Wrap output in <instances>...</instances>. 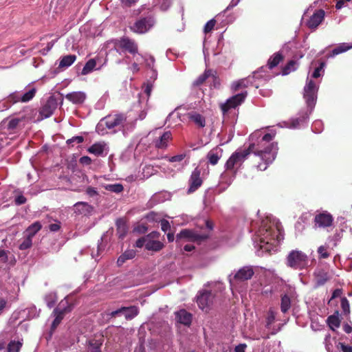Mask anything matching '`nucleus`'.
Segmentation results:
<instances>
[{
    "label": "nucleus",
    "mask_w": 352,
    "mask_h": 352,
    "mask_svg": "<svg viewBox=\"0 0 352 352\" xmlns=\"http://www.w3.org/2000/svg\"><path fill=\"white\" fill-rule=\"evenodd\" d=\"M32 245V239L26 235V237L19 245V249L25 250L31 248Z\"/></svg>",
    "instance_id": "obj_43"
},
{
    "label": "nucleus",
    "mask_w": 352,
    "mask_h": 352,
    "mask_svg": "<svg viewBox=\"0 0 352 352\" xmlns=\"http://www.w3.org/2000/svg\"><path fill=\"white\" fill-rule=\"evenodd\" d=\"M215 23H216V21L214 19H211V20L208 21L204 26V33L207 34V33L211 32V30L214 28Z\"/></svg>",
    "instance_id": "obj_48"
},
{
    "label": "nucleus",
    "mask_w": 352,
    "mask_h": 352,
    "mask_svg": "<svg viewBox=\"0 0 352 352\" xmlns=\"http://www.w3.org/2000/svg\"><path fill=\"white\" fill-rule=\"evenodd\" d=\"M324 11L323 10H316L307 22L309 28L315 30L322 22L324 19Z\"/></svg>",
    "instance_id": "obj_16"
},
{
    "label": "nucleus",
    "mask_w": 352,
    "mask_h": 352,
    "mask_svg": "<svg viewBox=\"0 0 352 352\" xmlns=\"http://www.w3.org/2000/svg\"><path fill=\"white\" fill-rule=\"evenodd\" d=\"M246 96V91L242 92L226 100L225 103L221 104V109L223 112V114L225 115L229 111L230 109H235L236 107L240 105L244 101Z\"/></svg>",
    "instance_id": "obj_8"
},
{
    "label": "nucleus",
    "mask_w": 352,
    "mask_h": 352,
    "mask_svg": "<svg viewBox=\"0 0 352 352\" xmlns=\"http://www.w3.org/2000/svg\"><path fill=\"white\" fill-rule=\"evenodd\" d=\"M84 140L82 136H75L71 139L67 140V143L68 144H72L73 142H76L78 144L82 143Z\"/></svg>",
    "instance_id": "obj_55"
},
{
    "label": "nucleus",
    "mask_w": 352,
    "mask_h": 352,
    "mask_svg": "<svg viewBox=\"0 0 352 352\" xmlns=\"http://www.w3.org/2000/svg\"><path fill=\"white\" fill-rule=\"evenodd\" d=\"M102 186L105 190L115 193H120L124 190V187L121 184H104Z\"/></svg>",
    "instance_id": "obj_33"
},
{
    "label": "nucleus",
    "mask_w": 352,
    "mask_h": 352,
    "mask_svg": "<svg viewBox=\"0 0 352 352\" xmlns=\"http://www.w3.org/2000/svg\"><path fill=\"white\" fill-rule=\"evenodd\" d=\"M117 46L131 54L138 53V45L135 41L128 37L121 38L117 43Z\"/></svg>",
    "instance_id": "obj_15"
},
{
    "label": "nucleus",
    "mask_w": 352,
    "mask_h": 352,
    "mask_svg": "<svg viewBox=\"0 0 352 352\" xmlns=\"http://www.w3.org/2000/svg\"><path fill=\"white\" fill-rule=\"evenodd\" d=\"M324 65V63H321L320 65L315 69L314 73L312 74L313 78H316L320 76V71L322 69Z\"/></svg>",
    "instance_id": "obj_58"
},
{
    "label": "nucleus",
    "mask_w": 352,
    "mask_h": 352,
    "mask_svg": "<svg viewBox=\"0 0 352 352\" xmlns=\"http://www.w3.org/2000/svg\"><path fill=\"white\" fill-rule=\"evenodd\" d=\"M282 59L283 56L280 53L274 54L268 60L269 68L272 69L277 66Z\"/></svg>",
    "instance_id": "obj_35"
},
{
    "label": "nucleus",
    "mask_w": 352,
    "mask_h": 352,
    "mask_svg": "<svg viewBox=\"0 0 352 352\" xmlns=\"http://www.w3.org/2000/svg\"><path fill=\"white\" fill-rule=\"evenodd\" d=\"M146 241H147V239L145 236L139 239L138 240H137V241L135 243L136 247L142 248L144 246L146 248Z\"/></svg>",
    "instance_id": "obj_56"
},
{
    "label": "nucleus",
    "mask_w": 352,
    "mask_h": 352,
    "mask_svg": "<svg viewBox=\"0 0 352 352\" xmlns=\"http://www.w3.org/2000/svg\"><path fill=\"white\" fill-rule=\"evenodd\" d=\"M41 228L42 226L41 223L39 221H36L27 228L25 231L26 235L32 239L33 236L41 229Z\"/></svg>",
    "instance_id": "obj_31"
},
{
    "label": "nucleus",
    "mask_w": 352,
    "mask_h": 352,
    "mask_svg": "<svg viewBox=\"0 0 352 352\" xmlns=\"http://www.w3.org/2000/svg\"><path fill=\"white\" fill-rule=\"evenodd\" d=\"M22 344L20 341L12 340L8 344L6 352H19Z\"/></svg>",
    "instance_id": "obj_37"
},
{
    "label": "nucleus",
    "mask_w": 352,
    "mask_h": 352,
    "mask_svg": "<svg viewBox=\"0 0 352 352\" xmlns=\"http://www.w3.org/2000/svg\"><path fill=\"white\" fill-rule=\"evenodd\" d=\"M126 121V118L124 114L109 115L100 120L96 126V131L103 135L105 133L104 126L109 129H120L124 126Z\"/></svg>",
    "instance_id": "obj_3"
},
{
    "label": "nucleus",
    "mask_w": 352,
    "mask_h": 352,
    "mask_svg": "<svg viewBox=\"0 0 352 352\" xmlns=\"http://www.w3.org/2000/svg\"><path fill=\"white\" fill-rule=\"evenodd\" d=\"M116 230L119 238H123L126 235L128 227L124 219H119L116 221Z\"/></svg>",
    "instance_id": "obj_29"
},
{
    "label": "nucleus",
    "mask_w": 352,
    "mask_h": 352,
    "mask_svg": "<svg viewBox=\"0 0 352 352\" xmlns=\"http://www.w3.org/2000/svg\"><path fill=\"white\" fill-rule=\"evenodd\" d=\"M21 120L19 118H13L8 121V123L7 124V128L9 130H14L15 129L17 126L19 125Z\"/></svg>",
    "instance_id": "obj_46"
},
{
    "label": "nucleus",
    "mask_w": 352,
    "mask_h": 352,
    "mask_svg": "<svg viewBox=\"0 0 352 352\" xmlns=\"http://www.w3.org/2000/svg\"><path fill=\"white\" fill-rule=\"evenodd\" d=\"M297 63L295 60H290L287 65L283 68V74L287 75L291 72L295 71L297 68Z\"/></svg>",
    "instance_id": "obj_42"
},
{
    "label": "nucleus",
    "mask_w": 352,
    "mask_h": 352,
    "mask_svg": "<svg viewBox=\"0 0 352 352\" xmlns=\"http://www.w3.org/2000/svg\"><path fill=\"white\" fill-rule=\"evenodd\" d=\"M275 313L274 311L270 309L268 313V316L267 318V327L270 326L275 320Z\"/></svg>",
    "instance_id": "obj_49"
},
{
    "label": "nucleus",
    "mask_w": 352,
    "mask_h": 352,
    "mask_svg": "<svg viewBox=\"0 0 352 352\" xmlns=\"http://www.w3.org/2000/svg\"><path fill=\"white\" fill-rule=\"evenodd\" d=\"M275 133H266L257 141L256 144H250L248 149L235 151L226 163V172H230L234 175L250 153H254L263 161V163L257 165L258 169L266 170L268 165L275 160L278 152L277 143L272 142Z\"/></svg>",
    "instance_id": "obj_1"
},
{
    "label": "nucleus",
    "mask_w": 352,
    "mask_h": 352,
    "mask_svg": "<svg viewBox=\"0 0 352 352\" xmlns=\"http://www.w3.org/2000/svg\"><path fill=\"white\" fill-rule=\"evenodd\" d=\"M8 252L0 248V260L3 263H6L8 261Z\"/></svg>",
    "instance_id": "obj_59"
},
{
    "label": "nucleus",
    "mask_w": 352,
    "mask_h": 352,
    "mask_svg": "<svg viewBox=\"0 0 352 352\" xmlns=\"http://www.w3.org/2000/svg\"><path fill=\"white\" fill-rule=\"evenodd\" d=\"M256 239L260 242L261 250L270 252L272 246H276V243L283 239L280 222L270 217L263 220L257 232Z\"/></svg>",
    "instance_id": "obj_2"
},
{
    "label": "nucleus",
    "mask_w": 352,
    "mask_h": 352,
    "mask_svg": "<svg viewBox=\"0 0 352 352\" xmlns=\"http://www.w3.org/2000/svg\"><path fill=\"white\" fill-rule=\"evenodd\" d=\"M222 154L223 150L219 147L210 150L207 155L209 163L212 165H216L222 157Z\"/></svg>",
    "instance_id": "obj_22"
},
{
    "label": "nucleus",
    "mask_w": 352,
    "mask_h": 352,
    "mask_svg": "<svg viewBox=\"0 0 352 352\" xmlns=\"http://www.w3.org/2000/svg\"><path fill=\"white\" fill-rule=\"evenodd\" d=\"M60 228V223L59 221H56L54 223H52L49 226V229L52 232H57Z\"/></svg>",
    "instance_id": "obj_61"
},
{
    "label": "nucleus",
    "mask_w": 352,
    "mask_h": 352,
    "mask_svg": "<svg viewBox=\"0 0 352 352\" xmlns=\"http://www.w3.org/2000/svg\"><path fill=\"white\" fill-rule=\"evenodd\" d=\"M188 118L199 127H204L206 120L204 116L196 112H191L188 114Z\"/></svg>",
    "instance_id": "obj_27"
},
{
    "label": "nucleus",
    "mask_w": 352,
    "mask_h": 352,
    "mask_svg": "<svg viewBox=\"0 0 352 352\" xmlns=\"http://www.w3.org/2000/svg\"><path fill=\"white\" fill-rule=\"evenodd\" d=\"M254 272L251 267H243L240 269L233 276H229V281L231 285L234 283L243 282L250 279Z\"/></svg>",
    "instance_id": "obj_9"
},
{
    "label": "nucleus",
    "mask_w": 352,
    "mask_h": 352,
    "mask_svg": "<svg viewBox=\"0 0 352 352\" xmlns=\"http://www.w3.org/2000/svg\"><path fill=\"white\" fill-rule=\"evenodd\" d=\"M172 138L170 131L164 132L159 138L155 141V146L158 148H164L168 146V142Z\"/></svg>",
    "instance_id": "obj_25"
},
{
    "label": "nucleus",
    "mask_w": 352,
    "mask_h": 352,
    "mask_svg": "<svg viewBox=\"0 0 352 352\" xmlns=\"http://www.w3.org/2000/svg\"><path fill=\"white\" fill-rule=\"evenodd\" d=\"M36 92V89L34 87H32L30 89H28L25 93L23 94H21V97L20 98L21 99L22 102H27L31 100L35 96Z\"/></svg>",
    "instance_id": "obj_36"
},
{
    "label": "nucleus",
    "mask_w": 352,
    "mask_h": 352,
    "mask_svg": "<svg viewBox=\"0 0 352 352\" xmlns=\"http://www.w3.org/2000/svg\"><path fill=\"white\" fill-rule=\"evenodd\" d=\"M185 157H186V155L184 153H182V154L177 155L170 157L168 159V160L170 162H178L182 161Z\"/></svg>",
    "instance_id": "obj_52"
},
{
    "label": "nucleus",
    "mask_w": 352,
    "mask_h": 352,
    "mask_svg": "<svg viewBox=\"0 0 352 352\" xmlns=\"http://www.w3.org/2000/svg\"><path fill=\"white\" fill-rule=\"evenodd\" d=\"M211 71L208 70L205 71V72L201 74L192 83L193 86L198 87L202 85L206 80L210 76Z\"/></svg>",
    "instance_id": "obj_41"
},
{
    "label": "nucleus",
    "mask_w": 352,
    "mask_h": 352,
    "mask_svg": "<svg viewBox=\"0 0 352 352\" xmlns=\"http://www.w3.org/2000/svg\"><path fill=\"white\" fill-rule=\"evenodd\" d=\"M96 66V63L94 59L89 60L85 65L84 67L82 68V70L81 72L82 74V75L88 74L89 73L91 72L94 69Z\"/></svg>",
    "instance_id": "obj_38"
},
{
    "label": "nucleus",
    "mask_w": 352,
    "mask_h": 352,
    "mask_svg": "<svg viewBox=\"0 0 352 352\" xmlns=\"http://www.w3.org/2000/svg\"><path fill=\"white\" fill-rule=\"evenodd\" d=\"M330 278L329 274L324 270L318 269L314 272V279L317 287L324 285Z\"/></svg>",
    "instance_id": "obj_19"
},
{
    "label": "nucleus",
    "mask_w": 352,
    "mask_h": 352,
    "mask_svg": "<svg viewBox=\"0 0 352 352\" xmlns=\"http://www.w3.org/2000/svg\"><path fill=\"white\" fill-rule=\"evenodd\" d=\"M122 5L126 7H131L135 5L138 0H120Z\"/></svg>",
    "instance_id": "obj_63"
},
{
    "label": "nucleus",
    "mask_w": 352,
    "mask_h": 352,
    "mask_svg": "<svg viewBox=\"0 0 352 352\" xmlns=\"http://www.w3.org/2000/svg\"><path fill=\"white\" fill-rule=\"evenodd\" d=\"M291 307V300L287 295H284L281 298L280 309L283 313H286Z\"/></svg>",
    "instance_id": "obj_39"
},
{
    "label": "nucleus",
    "mask_w": 352,
    "mask_h": 352,
    "mask_svg": "<svg viewBox=\"0 0 352 352\" xmlns=\"http://www.w3.org/2000/svg\"><path fill=\"white\" fill-rule=\"evenodd\" d=\"M352 46L347 45L346 43H342L340 45L335 47L331 51V54L328 56V57H333L338 54L346 52Z\"/></svg>",
    "instance_id": "obj_34"
},
{
    "label": "nucleus",
    "mask_w": 352,
    "mask_h": 352,
    "mask_svg": "<svg viewBox=\"0 0 352 352\" xmlns=\"http://www.w3.org/2000/svg\"><path fill=\"white\" fill-rule=\"evenodd\" d=\"M327 322L329 327L333 330H334L335 328L339 327L340 324V321L338 316L335 315L329 316L327 318Z\"/></svg>",
    "instance_id": "obj_40"
},
{
    "label": "nucleus",
    "mask_w": 352,
    "mask_h": 352,
    "mask_svg": "<svg viewBox=\"0 0 352 352\" xmlns=\"http://www.w3.org/2000/svg\"><path fill=\"white\" fill-rule=\"evenodd\" d=\"M341 307H342L344 312H345V313L349 312V303L346 298H342Z\"/></svg>",
    "instance_id": "obj_54"
},
{
    "label": "nucleus",
    "mask_w": 352,
    "mask_h": 352,
    "mask_svg": "<svg viewBox=\"0 0 352 352\" xmlns=\"http://www.w3.org/2000/svg\"><path fill=\"white\" fill-rule=\"evenodd\" d=\"M21 94L19 93H14L10 95L9 100L12 101L13 103H16L18 102H21Z\"/></svg>",
    "instance_id": "obj_50"
},
{
    "label": "nucleus",
    "mask_w": 352,
    "mask_h": 352,
    "mask_svg": "<svg viewBox=\"0 0 352 352\" xmlns=\"http://www.w3.org/2000/svg\"><path fill=\"white\" fill-rule=\"evenodd\" d=\"M160 226H161L162 230L165 232L170 229V223L166 219L161 220Z\"/></svg>",
    "instance_id": "obj_53"
},
{
    "label": "nucleus",
    "mask_w": 352,
    "mask_h": 352,
    "mask_svg": "<svg viewBox=\"0 0 352 352\" xmlns=\"http://www.w3.org/2000/svg\"><path fill=\"white\" fill-rule=\"evenodd\" d=\"M76 59V56L69 54L62 58L59 63V67H68L72 65Z\"/></svg>",
    "instance_id": "obj_32"
},
{
    "label": "nucleus",
    "mask_w": 352,
    "mask_h": 352,
    "mask_svg": "<svg viewBox=\"0 0 352 352\" xmlns=\"http://www.w3.org/2000/svg\"><path fill=\"white\" fill-rule=\"evenodd\" d=\"M101 343H98V342L95 341H89V348L87 349V352H101L100 351V346Z\"/></svg>",
    "instance_id": "obj_44"
},
{
    "label": "nucleus",
    "mask_w": 352,
    "mask_h": 352,
    "mask_svg": "<svg viewBox=\"0 0 352 352\" xmlns=\"http://www.w3.org/2000/svg\"><path fill=\"white\" fill-rule=\"evenodd\" d=\"M286 264L294 270H303L309 264L308 256L300 250H292L287 256Z\"/></svg>",
    "instance_id": "obj_4"
},
{
    "label": "nucleus",
    "mask_w": 352,
    "mask_h": 352,
    "mask_svg": "<svg viewBox=\"0 0 352 352\" xmlns=\"http://www.w3.org/2000/svg\"><path fill=\"white\" fill-rule=\"evenodd\" d=\"M318 253L322 258H327L329 256V254L327 252V247L325 245H321L318 248Z\"/></svg>",
    "instance_id": "obj_47"
},
{
    "label": "nucleus",
    "mask_w": 352,
    "mask_h": 352,
    "mask_svg": "<svg viewBox=\"0 0 352 352\" xmlns=\"http://www.w3.org/2000/svg\"><path fill=\"white\" fill-rule=\"evenodd\" d=\"M254 78V74L252 76H250L248 78H243L238 81H236L232 83V89L236 91L241 88L248 87L249 85H253Z\"/></svg>",
    "instance_id": "obj_23"
},
{
    "label": "nucleus",
    "mask_w": 352,
    "mask_h": 352,
    "mask_svg": "<svg viewBox=\"0 0 352 352\" xmlns=\"http://www.w3.org/2000/svg\"><path fill=\"white\" fill-rule=\"evenodd\" d=\"M45 301L48 307L52 308L56 303V297L54 294L50 293L45 296Z\"/></svg>",
    "instance_id": "obj_45"
},
{
    "label": "nucleus",
    "mask_w": 352,
    "mask_h": 352,
    "mask_svg": "<svg viewBox=\"0 0 352 352\" xmlns=\"http://www.w3.org/2000/svg\"><path fill=\"white\" fill-rule=\"evenodd\" d=\"M155 23V21L152 17H144L137 20L132 25L130 26V29L135 33L144 34L148 32Z\"/></svg>",
    "instance_id": "obj_7"
},
{
    "label": "nucleus",
    "mask_w": 352,
    "mask_h": 352,
    "mask_svg": "<svg viewBox=\"0 0 352 352\" xmlns=\"http://www.w3.org/2000/svg\"><path fill=\"white\" fill-rule=\"evenodd\" d=\"M164 246V243L158 240L147 239L146 249L148 251L159 252Z\"/></svg>",
    "instance_id": "obj_26"
},
{
    "label": "nucleus",
    "mask_w": 352,
    "mask_h": 352,
    "mask_svg": "<svg viewBox=\"0 0 352 352\" xmlns=\"http://www.w3.org/2000/svg\"><path fill=\"white\" fill-rule=\"evenodd\" d=\"M106 147V144L97 142L88 148V152L96 156L102 155Z\"/></svg>",
    "instance_id": "obj_28"
},
{
    "label": "nucleus",
    "mask_w": 352,
    "mask_h": 352,
    "mask_svg": "<svg viewBox=\"0 0 352 352\" xmlns=\"http://www.w3.org/2000/svg\"><path fill=\"white\" fill-rule=\"evenodd\" d=\"M65 98L74 104H81L85 100L86 95L82 91H75L67 94Z\"/></svg>",
    "instance_id": "obj_24"
},
{
    "label": "nucleus",
    "mask_w": 352,
    "mask_h": 352,
    "mask_svg": "<svg viewBox=\"0 0 352 352\" xmlns=\"http://www.w3.org/2000/svg\"><path fill=\"white\" fill-rule=\"evenodd\" d=\"M138 309L136 307H121L116 311L111 312V317H116L117 315L122 314L124 315L126 319L131 320L138 314Z\"/></svg>",
    "instance_id": "obj_17"
},
{
    "label": "nucleus",
    "mask_w": 352,
    "mask_h": 352,
    "mask_svg": "<svg viewBox=\"0 0 352 352\" xmlns=\"http://www.w3.org/2000/svg\"><path fill=\"white\" fill-rule=\"evenodd\" d=\"M310 114L309 109H307L306 111L302 113L298 118L292 119L287 126L292 129L300 127L304 123L307 122Z\"/></svg>",
    "instance_id": "obj_20"
},
{
    "label": "nucleus",
    "mask_w": 352,
    "mask_h": 352,
    "mask_svg": "<svg viewBox=\"0 0 352 352\" xmlns=\"http://www.w3.org/2000/svg\"><path fill=\"white\" fill-rule=\"evenodd\" d=\"M58 105L57 100L54 96L48 98L40 111V114L45 118L50 117Z\"/></svg>",
    "instance_id": "obj_13"
},
{
    "label": "nucleus",
    "mask_w": 352,
    "mask_h": 352,
    "mask_svg": "<svg viewBox=\"0 0 352 352\" xmlns=\"http://www.w3.org/2000/svg\"><path fill=\"white\" fill-rule=\"evenodd\" d=\"M135 256V252L133 250H129L125 251L120 257L118 258L117 263L119 266L123 265V263L128 259H131Z\"/></svg>",
    "instance_id": "obj_30"
},
{
    "label": "nucleus",
    "mask_w": 352,
    "mask_h": 352,
    "mask_svg": "<svg viewBox=\"0 0 352 352\" xmlns=\"http://www.w3.org/2000/svg\"><path fill=\"white\" fill-rule=\"evenodd\" d=\"M201 171L199 169L196 168L192 173L189 179V188L188 190V193L195 192L198 189L199 187L202 184V179L200 177Z\"/></svg>",
    "instance_id": "obj_14"
},
{
    "label": "nucleus",
    "mask_w": 352,
    "mask_h": 352,
    "mask_svg": "<svg viewBox=\"0 0 352 352\" xmlns=\"http://www.w3.org/2000/svg\"><path fill=\"white\" fill-rule=\"evenodd\" d=\"M73 309V307L71 304L69 303L67 300L65 298L62 300L58 304V307L55 308L53 311V316L55 317L54 321L52 322L51 331H54L55 329L58 326L60 323L61 320L64 318L65 315L67 313L70 312Z\"/></svg>",
    "instance_id": "obj_6"
},
{
    "label": "nucleus",
    "mask_w": 352,
    "mask_h": 352,
    "mask_svg": "<svg viewBox=\"0 0 352 352\" xmlns=\"http://www.w3.org/2000/svg\"><path fill=\"white\" fill-rule=\"evenodd\" d=\"M333 218L327 212L319 213L315 216V226L318 228H327L332 225Z\"/></svg>",
    "instance_id": "obj_12"
},
{
    "label": "nucleus",
    "mask_w": 352,
    "mask_h": 352,
    "mask_svg": "<svg viewBox=\"0 0 352 352\" xmlns=\"http://www.w3.org/2000/svg\"><path fill=\"white\" fill-rule=\"evenodd\" d=\"M318 85L311 79L307 78V83L304 87L303 98L306 102L307 109H309L311 113L316 105L317 100Z\"/></svg>",
    "instance_id": "obj_5"
},
{
    "label": "nucleus",
    "mask_w": 352,
    "mask_h": 352,
    "mask_svg": "<svg viewBox=\"0 0 352 352\" xmlns=\"http://www.w3.org/2000/svg\"><path fill=\"white\" fill-rule=\"evenodd\" d=\"M160 236V232L153 231V232H151V233L148 234L145 236L146 237L147 239L157 240L159 239Z\"/></svg>",
    "instance_id": "obj_57"
},
{
    "label": "nucleus",
    "mask_w": 352,
    "mask_h": 352,
    "mask_svg": "<svg viewBox=\"0 0 352 352\" xmlns=\"http://www.w3.org/2000/svg\"><path fill=\"white\" fill-rule=\"evenodd\" d=\"M208 238V234H200L193 230L184 229L176 236V241L182 239H186L190 241L201 242Z\"/></svg>",
    "instance_id": "obj_10"
},
{
    "label": "nucleus",
    "mask_w": 352,
    "mask_h": 352,
    "mask_svg": "<svg viewBox=\"0 0 352 352\" xmlns=\"http://www.w3.org/2000/svg\"><path fill=\"white\" fill-rule=\"evenodd\" d=\"M338 348L340 349L342 352H352V346L345 344L342 342H339Z\"/></svg>",
    "instance_id": "obj_51"
},
{
    "label": "nucleus",
    "mask_w": 352,
    "mask_h": 352,
    "mask_svg": "<svg viewBox=\"0 0 352 352\" xmlns=\"http://www.w3.org/2000/svg\"><path fill=\"white\" fill-rule=\"evenodd\" d=\"M301 221L302 223H305L302 217L299 219V220L297 221V223L295 225L296 230H297L300 232L302 231L305 228V226H304V224H302L301 223Z\"/></svg>",
    "instance_id": "obj_60"
},
{
    "label": "nucleus",
    "mask_w": 352,
    "mask_h": 352,
    "mask_svg": "<svg viewBox=\"0 0 352 352\" xmlns=\"http://www.w3.org/2000/svg\"><path fill=\"white\" fill-rule=\"evenodd\" d=\"M322 126L320 121H315L312 125V130L315 133H320L321 130L319 129Z\"/></svg>",
    "instance_id": "obj_62"
},
{
    "label": "nucleus",
    "mask_w": 352,
    "mask_h": 352,
    "mask_svg": "<svg viewBox=\"0 0 352 352\" xmlns=\"http://www.w3.org/2000/svg\"><path fill=\"white\" fill-rule=\"evenodd\" d=\"M146 65L148 68L153 69L154 66L155 59L153 56H150L145 59Z\"/></svg>",
    "instance_id": "obj_64"
},
{
    "label": "nucleus",
    "mask_w": 352,
    "mask_h": 352,
    "mask_svg": "<svg viewBox=\"0 0 352 352\" xmlns=\"http://www.w3.org/2000/svg\"><path fill=\"white\" fill-rule=\"evenodd\" d=\"M175 319L178 322L189 326L192 321V315L185 309H181L175 312Z\"/></svg>",
    "instance_id": "obj_21"
},
{
    "label": "nucleus",
    "mask_w": 352,
    "mask_h": 352,
    "mask_svg": "<svg viewBox=\"0 0 352 352\" xmlns=\"http://www.w3.org/2000/svg\"><path fill=\"white\" fill-rule=\"evenodd\" d=\"M94 211V207L87 202L79 201L74 205V212L78 215L89 216Z\"/></svg>",
    "instance_id": "obj_18"
},
{
    "label": "nucleus",
    "mask_w": 352,
    "mask_h": 352,
    "mask_svg": "<svg viewBox=\"0 0 352 352\" xmlns=\"http://www.w3.org/2000/svg\"><path fill=\"white\" fill-rule=\"evenodd\" d=\"M214 296L209 291L200 292L197 296V302L199 307L207 311L210 305L213 303Z\"/></svg>",
    "instance_id": "obj_11"
}]
</instances>
